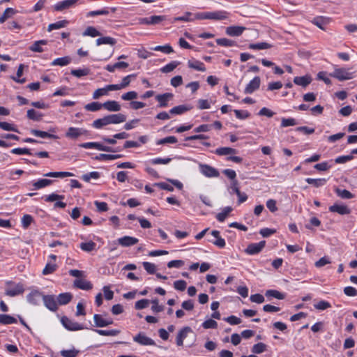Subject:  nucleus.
<instances>
[{"label": "nucleus", "mask_w": 357, "mask_h": 357, "mask_svg": "<svg viewBox=\"0 0 357 357\" xmlns=\"http://www.w3.org/2000/svg\"><path fill=\"white\" fill-rule=\"evenodd\" d=\"M229 13L225 10H217L213 12H201L195 13L197 20H223L228 18Z\"/></svg>", "instance_id": "1"}, {"label": "nucleus", "mask_w": 357, "mask_h": 357, "mask_svg": "<svg viewBox=\"0 0 357 357\" xmlns=\"http://www.w3.org/2000/svg\"><path fill=\"white\" fill-rule=\"evenodd\" d=\"M330 75L340 81L348 80L354 77L353 73L344 68H335Z\"/></svg>", "instance_id": "2"}, {"label": "nucleus", "mask_w": 357, "mask_h": 357, "mask_svg": "<svg viewBox=\"0 0 357 357\" xmlns=\"http://www.w3.org/2000/svg\"><path fill=\"white\" fill-rule=\"evenodd\" d=\"M61 321L63 326L68 331H79L84 328L82 325L70 319L67 317H63Z\"/></svg>", "instance_id": "3"}, {"label": "nucleus", "mask_w": 357, "mask_h": 357, "mask_svg": "<svg viewBox=\"0 0 357 357\" xmlns=\"http://www.w3.org/2000/svg\"><path fill=\"white\" fill-rule=\"evenodd\" d=\"M78 2H79V0H64L59 1L54 6V10L55 11H63L74 7Z\"/></svg>", "instance_id": "4"}, {"label": "nucleus", "mask_w": 357, "mask_h": 357, "mask_svg": "<svg viewBox=\"0 0 357 357\" xmlns=\"http://www.w3.org/2000/svg\"><path fill=\"white\" fill-rule=\"evenodd\" d=\"M133 340L139 344L143 346L155 344V341L151 337L146 336L144 333H139L137 335L133 337Z\"/></svg>", "instance_id": "5"}, {"label": "nucleus", "mask_w": 357, "mask_h": 357, "mask_svg": "<svg viewBox=\"0 0 357 357\" xmlns=\"http://www.w3.org/2000/svg\"><path fill=\"white\" fill-rule=\"evenodd\" d=\"M266 242L264 241H260L257 243H250L248 245L245 252L248 255H256L259 253L264 248Z\"/></svg>", "instance_id": "6"}, {"label": "nucleus", "mask_w": 357, "mask_h": 357, "mask_svg": "<svg viewBox=\"0 0 357 357\" xmlns=\"http://www.w3.org/2000/svg\"><path fill=\"white\" fill-rule=\"evenodd\" d=\"M174 97L172 93H165L155 96V100L158 102V107L163 108L168 106V102Z\"/></svg>", "instance_id": "7"}, {"label": "nucleus", "mask_w": 357, "mask_h": 357, "mask_svg": "<svg viewBox=\"0 0 357 357\" xmlns=\"http://www.w3.org/2000/svg\"><path fill=\"white\" fill-rule=\"evenodd\" d=\"M86 133L87 131L83 128L70 127L66 133V137L70 139H77Z\"/></svg>", "instance_id": "8"}, {"label": "nucleus", "mask_w": 357, "mask_h": 357, "mask_svg": "<svg viewBox=\"0 0 357 357\" xmlns=\"http://www.w3.org/2000/svg\"><path fill=\"white\" fill-rule=\"evenodd\" d=\"M261 83L260 77H255L246 86L244 90L245 94H250L259 88Z\"/></svg>", "instance_id": "9"}, {"label": "nucleus", "mask_w": 357, "mask_h": 357, "mask_svg": "<svg viewBox=\"0 0 357 357\" xmlns=\"http://www.w3.org/2000/svg\"><path fill=\"white\" fill-rule=\"evenodd\" d=\"M45 306L51 311L55 312L57 308V303L54 296L47 295L43 296Z\"/></svg>", "instance_id": "10"}, {"label": "nucleus", "mask_w": 357, "mask_h": 357, "mask_svg": "<svg viewBox=\"0 0 357 357\" xmlns=\"http://www.w3.org/2000/svg\"><path fill=\"white\" fill-rule=\"evenodd\" d=\"M329 211L332 213H337L340 215H349L351 209L344 204H335L329 207Z\"/></svg>", "instance_id": "11"}, {"label": "nucleus", "mask_w": 357, "mask_h": 357, "mask_svg": "<svg viewBox=\"0 0 357 357\" xmlns=\"http://www.w3.org/2000/svg\"><path fill=\"white\" fill-rule=\"evenodd\" d=\"M192 330L189 326H185L183 328H181L176 336V344L179 347H181L183 345V340L186 338L188 336V334L190 333H192Z\"/></svg>", "instance_id": "12"}, {"label": "nucleus", "mask_w": 357, "mask_h": 357, "mask_svg": "<svg viewBox=\"0 0 357 357\" xmlns=\"http://www.w3.org/2000/svg\"><path fill=\"white\" fill-rule=\"evenodd\" d=\"M43 296L39 291L34 290L27 295L26 299L29 303L36 305H38Z\"/></svg>", "instance_id": "13"}, {"label": "nucleus", "mask_w": 357, "mask_h": 357, "mask_svg": "<svg viewBox=\"0 0 357 357\" xmlns=\"http://www.w3.org/2000/svg\"><path fill=\"white\" fill-rule=\"evenodd\" d=\"M211 235L215 238V240L213 241V240L208 239L209 242H211L213 244H214L215 245H216L217 247H218L220 248H223L225 246V245H226L225 241L224 238H222L220 236L219 231H218V230L212 231Z\"/></svg>", "instance_id": "14"}, {"label": "nucleus", "mask_w": 357, "mask_h": 357, "mask_svg": "<svg viewBox=\"0 0 357 357\" xmlns=\"http://www.w3.org/2000/svg\"><path fill=\"white\" fill-rule=\"evenodd\" d=\"M138 241V238L129 236H125L118 239L119 244L123 247H129L135 245Z\"/></svg>", "instance_id": "15"}, {"label": "nucleus", "mask_w": 357, "mask_h": 357, "mask_svg": "<svg viewBox=\"0 0 357 357\" xmlns=\"http://www.w3.org/2000/svg\"><path fill=\"white\" fill-rule=\"evenodd\" d=\"M201 168L202 174L206 176L218 177L219 176L218 171L210 165H203L201 166Z\"/></svg>", "instance_id": "16"}, {"label": "nucleus", "mask_w": 357, "mask_h": 357, "mask_svg": "<svg viewBox=\"0 0 357 357\" xmlns=\"http://www.w3.org/2000/svg\"><path fill=\"white\" fill-rule=\"evenodd\" d=\"M113 84L107 85L104 88H100L96 89L93 93V99H98L100 97L102 96L107 95L108 92L110 91H115L114 88Z\"/></svg>", "instance_id": "17"}, {"label": "nucleus", "mask_w": 357, "mask_h": 357, "mask_svg": "<svg viewBox=\"0 0 357 357\" xmlns=\"http://www.w3.org/2000/svg\"><path fill=\"white\" fill-rule=\"evenodd\" d=\"M245 30V27L241 26H228L226 29V33L230 36H239L243 31Z\"/></svg>", "instance_id": "18"}, {"label": "nucleus", "mask_w": 357, "mask_h": 357, "mask_svg": "<svg viewBox=\"0 0 357 357\" xmlns=\"http://www.w3.org/2000/svg\"><path fill=\"white\" fill-rule=\"evenodd\" d=\"M74 286L83 290H89L93 287L92 284L84 279L77 278L74 281Z\"/></svg>", "instance_id": "19"}, {"label": "nucleus", "mask_w": 357, "mask_h": 357, "mask_svg": "<svg viewBox=\"0 0 357 357\" xmlns=\"http://www.w3.org/2000/svg\"><path fill=\"white\" fill-rule=\"evenodd\" d=\"M102 107L109 112H119L121 110V105L115 100H108L102 103Z\"/></svg>", "instance_id": "20"}, {"label": "nucleus", "mask_w": 357, "mask_h": 357, "mask_svg": "<svg viewBox=\"0 0 357 357\" xmlns=\"http://www.w3.org/2000/svg\"><path fill=\"white\" fill-rule=\"evenodd\" d=\"M312 82V78L310 75H305L301 77H295L294 78V82L295 84L306 87Z\"/></svg>", "instance_id": "21"}, {"label": "nucleus", "mask_w": 357, "mask_h": 357, "mask_svg": "<svg viewBox=\"0 0 357 357\" xmlns=\"http://www.w3.org/2000/svg\"><path fill=\"white\" fill-rule=\"evenodd\" d=\"M24 291V287L22 284H17L13 288H9L6 290V294L7 296L13 297L19 294H22Z\"/></svg>", "instance_id": "22"}, {"label": "nucleus", "mask_w": 357, "mask_h": 357, "mask_svg": "<svg viewBox=\"0 0 357 357\" xmlns=\"http://www.w3.org/2000/svg\"><path fill=\"white\" fill-rule=\"evenodd\" d=\"M111 124H118L125 122L126 120V115L119 113L115 114L107 115Z\"/></svg>", "instance_id": "23"}, {"label": "nucleus", "mask_w": 357, "mask_h": 357, "mask_svg": "<svg viewBox=\"0 0 357 357\" xmlns=\"http://www.w3.org/2000/svg\"><path fill=\"white\" fill-rule=\"evenodd\" d=\"M195 20H197V18H195V13L193 14L190 12H185L184 15L174 17L172 22L174 23L177 21L193 22Z\"/></svg>", "instance_id": "24"}, {"label": "nucleus", "mask_w": 357, "mask_h": 357, "mask_svg": "<svg viewBox=\"0 0 357 357\" xmlns=\"http://www.w3.org/2000/svg\"><path fill=\"white\" fill-rule=\"evenodd\" d=\"M111 124L108 116H105L101 119H98L93 122V127L97 129H100L104 126Z\"/></svg>", "instance_id": "25"}, {"label": "nucleus", "mask_w": 357, "mask_h": 357, "mask_svg": "<svg viewBox=\"0 0 357 357\" xmlns=\"http://www.w3.org/2000/svg\"><path fill=\"white\" fill-rule=\"evenodd\" d=\"M215 153L218 155H231L237 153V151L230 147H220L217 149Z\"/></svg>", "instance_id": "26"}, {"label": "nucleus", "mask_w": 357, "mask_h": 357, "mask_svg": "<svg viewBox=\"0 0 357 357\" xmlns=\"http://www.w3.org/2000/svg\"><path fill=\"white\" fill-rule=\"evenodd\" d=\"M188 65L189 68L201 71V72H205L206 68L204 64L197 60H189L188 62Z\"/></svg>", "instance_id": "27"}, {"label": "nucleus", "mask_w": 357, "mask_h": 357, "mask_svg": "<svg viewBox=\"0 0 357 357\" xmlns=\"http://www.w3.org/2000/svg\"><path fill=\"white\" fill-rule=\"evenodd\" d=\"M47 44V40H40L36 41L33 43L32 45L29 47V50L34 52H43L44 50L42 48V45H45Z\"/></svg>", "instance_id": "28"}, {"label": "nucleus", "mask_w": 357, "mask_h": 357, "mask_svg": "<svg viewBox=\"0 0 357 357\" xmlns=\"http://www.w3.org/2000/svg\"><path fill=\"white\" fill-rule=\"evenodd\" d=\"M52 182L53 181L47 178L39 179L37 181L33 183V189L39 190L43 188L51 185Z\"/></svg>", "instance_id": "29"}, {"label": "nucleus", "mask_w": 357, "mask_h": 357, "mask_svg": "<svg viewBox=\"0 0 357 357\" xmlns=\"http://www.w3.org/2000/svg\"><path fill=\"white\" fill-rule=\"evenodd\" d=\"M31 133L33 134L36 137H39L41 138H50V139H57L58 137L53 134L48 133L45 131H41L38 130L32 129L31 130Z\"/></svg>", "instance_id": "30"}, {"label": "nucleus", "mask_w": 357, "mask_h": 357, "mask_svg": "<svg viewBox=\"0 0 357 357\" xmlns=\"http://www.w3.org/2000/svg\"><path fill=\"white\" fill-rule=\"evenodd\" d=\"M26 116L30 120L39 121L42 119L43 115L33 109H30L27 110Z\"/></svg>", "instance_id": "31"}, {"label": "nucleus", "mask_w": 357, "mask_h": 357, "mask_svg": "<svg viewBox=\"0 0 357 357\" xmlns=\"http://www.w3.org/2000/svg\"><path fill=\"white\" fill-rule=\"evenodd\" d=\"M135 76V75H129L128 76L124 77L122 79L121 83L119 84H113V88L115 89V91H117L127 87L130 83V78Z\"/></svg>", "instance_id": "32"}, {"label": "nucleus", "mask_w": 357, "mask_h": 357, "mask_svg": "<svg viewBox=\"0 0 357 357\" xmlns=\"http://www.w3.org/2000/svg\"><path fill=\"white\" fill-rule=\"evenodd\" d=\"M73 296L70 293H62L57 297V301L59 305H66L72 299Z\"/></svg>", "instance_id": "33"}, {"label": "nucleus", "mask_w": 357, "mask_h": 357, "mask_svg": "<svg viewBox=\"0 0 357 357\" xmlns=\"http://www.w3.org/2000/svg\"><path fill=\"white\" fill-rule=\"evenodd\" d=\"M305 181L314 185L316 188H319L323 185H324L327 181L326 178H307L305 179Z\"/></svg>", "instance_id": "34"}, {"label": "nucleus", "mask_w": 357, "mask_h": 357, "mask_svg": "<svg viewBox=\"0 0 357 357\" xmlns=\"http://www.w3.org/2000/svg\"><path fill=\"white\" fill-rule=\"evenodd\" d=\"M71 61V58L70 56H64L61 58H57L54 59L51 65L52 66H64L68 65Z\"/></svg>", "instance_id": "35"}, {"label": "nucleus", "mask_w": 357, "mask_h": 357, "mask_svg": "<svg viewBox=\"0 0 357 357\" xmlns=\"http://www.w3.org/2000/svg\"><path fill=\"white\" fill-rule=\"evenodd\" d=\"M190 109V107H188L185 105H178V106L172 108L169 110V114H171L172 115L182 114L184 112H185Z\"/></svg>", "instance_id": "36"}, {"label": "nucleus", "mask_w": 357, "mask_h": 357, "mask_svg": "<svg viewBox=\"0 0 357 357\" xmlns=\"http://www.w3.org/2000/svg\"><path fill=\"white\" fill-rule=\"evenodd\" d=\"M17 323V319L8 314H0V324L3 325Z\"/></svg>", "instance_id": "37"}, {"label": "nucleus", "mask_w": 357, "mask_h": 357, "mask_svg": "<svg viewBox=\"0 0 357 357\" xmlns=\"http://www.w3.org/2000/svg\"><path fill=\"white\" fill-rule=\"evenodd\" d=\"M68 22L67 20H61L56 22L55 23L50 24L47 27V31L49 32L52 31L54 29H59L61 28H63L67 26Z\"/></svg>", "instance_id": "38"}, {"label": "nucleus", "mask_w": 357, "mask_h": 357, "mask_svg": "<svg viewBox=\"0 0 357 357\" xmlns=\"http://www.w3.org/2000/svg\"><path fill=\"white\" fill-rule=\"evenodd\" d=\"M312 22L314 25H316L319 29H321L322 30H325V28L324 26L328 23V20L327 18L324 17H317L314 18Z\"/></svg>", "instance_id": "39"}, {"label": "nucleus", "mask_w": 357, "mask_h": 357, "mask_svg": "<svg viewBox=\"0 0 357 357\" xmlns=\"http://www.w3.org/2000/svg\"><path fill=\"white\" fill-rule=\"evenodd\" d=\"M17 13V10L12 8H6L0 17V24H3L10 16Z\"/></svg>", "instance_id": "40"}, {"label": "nucleus", "mask_w": 357, "mask_h": 357, "mask_svg": "<svg viewBox=\"0 0 357 357\" xmlns=\"http://www.w3.org/2000/svg\"><path fill=\"white\" fill-rule=\"evenodd\" d=\"M116 41L114 38H113L112 37H109V36L99 38L96 40L97 45H103V44H108V45H114L116 44Z\"/></svg>", "instance_id": "41"}, {"label": "nucleus", "mask_w": 357, "mask_h": 357, "mask_svg": "<svg viewBox=\"0 0 357 357\" xmlns=\"http://www.w3.org/2000/svg\"><path fill=\"white\" fill-rule=\"evenodd\" d=\"M121 158V155H111V154H105L100 153L98 155L95 157L96 160H112Z\"/></svg>", "instance_id": "42"}, {"label": "nucleus", "mask_w": 357, "mask_h": 357, "mask_svg": "<svg viewBox=\"0 0 357 357\" xmlns=\"http://www.w3.org/2000/svg\"><path fill=\"white\" fill-rule=\"evenodd\" d=\"M95 331L103 336H116L120 333L119 330L114 329V330H99L96 329Z\"/></svg>", "instance_id": "43"}, {"label": "nucleus", "mask_w": 357, "mask_h": 357, "mask_svg": "<svg viewBox=\"0 0 357 357\" xmlns=\"http://www.w3.org/2000/svg\"><path fill=\"white\" fill-rule=\"evenodd\" d=\"M265 295L266 297H273L280 300H282L285 298L284 294L274 289H270L266 291Z\"/></svg>", "instance_id": "44"}, {"label": "nucleus", "mask_w": 357, "mask_h": 357, "mask_svg": "<svg viewBox=\"0 0 357 357\" xmlns=\"http://www.w3.org/2000/svg\"><path fill=\"white\" fill-rule=\"evenodd\" d=\"M102 107V104L98 102H93L89 104H86L84 106V108L87 111L90 112H96L100 110Z\"/></svg>", "instance_id": "45"}, {"label": "nucleus", "mask_w": 357, "mask_h": 357, "mask_svg": "<svg viewBox=\"0 0 357 357\" xmlns=\"http://www.w3.org/2000/svg\"><path fill=\"white\" fill-rule=\"evenodd\" d=\"M331 307V304L326 301H319L314 304V307L318 310H325Z\"/></svg>", "instance_id": "46"}, {"label": "nucleus", "mask_w": 357, "mask_h": 357, "mask_svg": "<svg viewBox=\"0 0 357 357\" xmlns=\"http://www.w3.org/2000/svg\"><path fill=\"white\" fill-rule=\"evenodd\" d=\"M271 47L272 45L271 44L265 42L249 45V48L252 50H266Z\"/></svg>", "instance_id": "47"}, {"label": "nucleus", "mask_w": 357, "mask_h": 357, "mask_svg": "<svg viewBox=\"0 0 357 357\" xmlns=\"http://www.w3.org/2000/svg\"><path fill=\"white\" fill-rule=\"evenodd\" d=\"M232 211V208L230 206L225 207L221 213H219L216 215V218L219 222H223L229 213Z\"/></svg>", "instance_id": "48"}, {"label": "nucleus", "mask_w": 357, "mask_h": 357, "mask_svg": "<svg viewBox=\"0 0 357 357\" xmlns=\"http://www.w3.org/2000/svg\"><path fill=\"white\" fill-rule=\"evenodd\" d=\"M178 64H179V62H178V61H172V62L167 64L166 66H163L160 69V71L163 73H170V72L173 71L178 66Z\"/></svg>", "instance_id": "49"}, {"label": "nucleus", "mask_w": 357, "mask_h": 357, "mask_svg": "<svg viewBox=\"0 0 357 357\" xmlns=\"http://www.w3.org/2000/svg\"><path fill=\"white\" fill-rule=\"evenodd\" d=\"M335 192L337 195V196H339L340 197H341L342 199H351L354 197V195L351 192H350L349 190H345V189L341 190V189L337 188L335 190Z\"/></svg>", "instance_id": "50"}, {"label": "nucleus", "mask_w": 357, "mask_h": 357, "mask_svg": "<svg viewBox=\"0 0 357 357\" xmlns=\"http://www.w3.org/2000/svg\"><path fill=\"white\" fill-rule=\"evenodd\" d=\"M90 73V70L89 68H83V69H73L71 70V74L77 77H81L82 76L88 75Z\"/></svg>", "instance_id": "51"}, {"label": "nucleus", "mask_w": 357, "mask_h": 357, "mask_svg": "<svg viewBox=\"0 0 357 357\" xmlns=\"http://www.w3.org/2000/svg\"><path fill=\"white\" fill-rule=\"evenodd\" d=\"M96 244L93 241H89L85 243H82L80 244V248L85 252H91L96 248Z\"/></svg>", "instance_id": "52"}, {"label": "nucleus", "mask_w": 357, "mask_h": 357, "mask_svg": "<svg viewBox=\"0 0 357 357\" xmlns=\"http://www.w3.org/2000/svg\"><path fill=\"white\" fill-rule=\"evenodd\" d=\"M154 51H160L165 54H170L174 52L173 48L169 45H158L151 48Z\"/></svg>", "instance_id": "53"}, {"label": "nucleus", "mask_w": 357, "mask_h": 357, "mask_svg": "<svg viewBox=\"0 0 357 357\" xmlns=\"http://www.w3.org/2000/svg\"><path fill=\"white\" fill-rule=\"evenodd\" d=\"M100 35L101 33L93 26H88L83 33V36H89L91 37H96Z\"/></svg>", "instance_id": "54"}, {"label": "nucleus", "mask_w": 357, "mask_h": 357, "mask_svg": "<svg viewBox=\"0 0 357 357\" xmlns=\"http://www.w3.org/2000/svg\"><path fill=\"white\" fill-rule=\"evenodd\" d=\"M216 43L218 45L224 47H232L236 45V43L234 41L225 38L217 39Z\"/></svg>", "instance_id": "55"}, {"label": "nucleus", "mask_w": 357, "mask_h": 357, "mask_svg": "<svg viewBox=\"0 0 357 357\" xmlns=\"http://www.w3.org/2000/svg\"><path fill=\"white\" fill-rule=\"evenodd\" d=\"M266 349V345L264 343L259 342L255 344L252 348V352L254 354H261Z\"/></svg>", "instance_id": "56"}, {"label": "nucleus", "mask_w": 357, "mask_h": 357, "mask_svg": "<svg viewBox=\"0 0 357 357\" xmlns=\"http://www.w3.org/2000/svg\"><path fill=\"white\" fill-rule=\"evenodd\" d=\"M0 128L3 130L20 132L17 128L13 124L8 122H0Z\"/></svg>", "instance_id": "57"}, {"label": "nucleus", "mask_w": 357, "mask_h": 357, "mask_svg": "<svg viewBox=\"0 0 357 357\" xmlns=\"http://www.w3.org/2000/svg\"><path fill=\"white\" fill-rule=\"evenodd\" d=\"M33 221V218L31 215L26 214L22 218V225L24 229H27L31 222Z\"/></svg>", "instance_id": "58"}, {"label": "nucleus", "mask_w": 357, "mask_h": 357, "mask_svg": "<svg viewBox=\"0 0 357 357\" xmlns=\"http://www.w3.org/2000/svg\"><path fill=\"white\" fill-rule=\"evenodd\" d=\"M79 353V350L73 349L70 350H62L61 351V355L63 357H77Z\"/></svg>", "instance_id": "59"}, {"label": "nucleus", "mask_w": 357, "mask_h": 357, "mask_svg": "<svg viewBox=\"0 0 357 357\" xmlns=\"http://www.w3.org/2000/svg\"><path fill=\"white\" fill-rule=\"evenodd\" d=\"M297 124V121L295 119L289 118V119H285L282 118L281 120V127L285 128L288 126H294Z\"/></svg>", "instance_id": "60"}, {"label": "nucleus", "mask_w": 357, "mask_h": 357, "mask_svg": "<svg viewBox=\"0 0 357 357\" xmlns=\"http://www.w3.org/2000/svg\"><path fill=\"white\" fill-rule=\"evenodd\" d=\"M57 266L55 264L47 263L43 270V275H48L54 273L56 270Z\"/></svg>", "instance_id": "61"}, {"label": "nucleus", "mask_w": 357, "mask_h": 357, "mask_svg": "<svg viewBox=\"0 0 357 357\" xmlns=\"http://www.w3.org/2000/svg\"><path fill=\"white\" fill-rule=\"evenodd\" d=\"M143 266L146 272L149 274H154L156 271V266L154 264L151 262L144 261L143 262Z\"/></svg>", "instance_id": "62"}, {"label": "nucleus", "mask_w": 357, "mask_h": 357, "mask_svg": "<svg viewBox=\"0 0 357 357\" xmlns=\"http://www.w3.org/2000/svg\"><path fill=\"white\" fill-rule=\"evenodd\" d=\"M105 319H103L101 315L100 314H94L93 316V320L95 322V325L97 327H105L106 323L105 321Z\"/></svg>", "instance_id": "63"}, {"label": "nucleus", "mask_w": 357, "mask_h": 357, "mask_svg": "<svg viewBox=\"0 0 357 357\" xmlns=\"http://www.w3.org/2000/svg\"><path fill=\"white\" fill-rule=\"evenodd\" d=\"M202 326L205 329L216 328L218 327V323L213 319H209L203 322Z\"/></svg>", "instance_id": "64"}]
</instances>
